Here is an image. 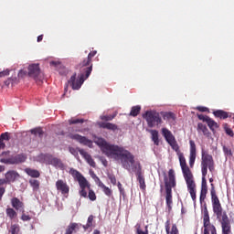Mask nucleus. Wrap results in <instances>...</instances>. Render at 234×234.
<instances>
[{"instance_id":"43","label":"nucleus","mask_w":234,"mask_h":234,"mask_svg":"<svg viewBox=\"0 0 234 234\" xmlns=\"http://www.w3.org/2000/svg\"><path fill=\"white\" fill-rule=\"evenodd\" d=\"M10 232H11V234L19 233V225H17V224L12 225Z\"/></svg>"},{"instance_id":"26","label":"nucleus","mask_w":234,"mask_h":234,"mask_svg":"<svg viewBox=\"0 0 234 234\" xmlns=\"http://www.w3.org/2000/svg\"><path fill=\"white\" fill-rule=\"evenodd\" d=\"M213 114L216 118H219L220 120H226L229 116L228 112H225L223 110H218L213 112Z\"/></svg>"},{"instance_id":"57","label":"nucleus","mask_w":234,"mask_h":234,"mask_svg":"<svg viewBox=\"0 0 234 234\" xmlns=\"http://www.w3.org/2000/svg\"><path fill=\"white\" fill-rule=\"evenodd\" d=\"M166 118H175V114L173 113V112H168V113H166Z\"/></svg>"},{"instance_id":"37","label":"nucleus","mask_w":234,"mask_h":234,"mask_svg":"<svg viewBox=\"0 0 234 234\" xmlns=\"http://www.w3.org/2000/svg\"><path fill=\"white\" fill-rule=\"evenodd\" d=\"M9 140H10V133L5 132L1 133L0 142H5V141L8 142Z\"/></svg>"},{"instance_id":"41","label":"nucleus","mask_w":234,"mask_h":234,"mask_svg":"<svg viewBox=\"0 0 234 234\" xmlns=\"http://www.w3.org/2000/svg\"><path fill=\"white\" fill-rule=\"evenodd\" d=\"M224 130H225L226 134H228L229 136H231V138H233V136H234L233 130H231V128L228 127V124H225Z\"/></svg>"},{"instance_id":"39","label":"nucleus","mask_w":234,"mask_h":234,"mask_svg":"<svg viewBox=\"0 0 234 234\" xmlns=\"http://www.w3.org/2000/svg\"><path fill=\"white\" fill-rule=\"evenodd\" d=\"M88 197L90 198V200H91V202H94V200H96L97 197L94 190L90 188L89 189Z\"/></svg>"},{"instance_id":"30","label":"nucleus","mask_w":234,"mask_h":234,"mask_svg":"<svg viewBox=\"0 0 234 234\" xmlns=\"http://www.w3.org/2000/svg\"><path fill=\"white\" fill-rule=\"evenodd\" d=\"M207 126L209 127L210 131H215V129H218V123L215 122L213 119L208 117L207 121Z\"/></svg>"},{"instance_id":"10","label":"nucleus","mask_w":234,"mask_h":234,"mask_svg":"<svg viewBox=\"0 0 234 234\" xmlns=\"http://www.w3.org/2000/svg\"><path fill=\"white\" fill-rule=\"evenodd\" d=\"M203 226H204V234H217V228L215 225L211 224L209 219V211H207V207H205L203 211Z\"/></svg>"},{"instance_id":"14","label":"nucleus","mask_w":234,"mask_h":234,"mask_svg":"<svg viewBox=\"0 0 234 234\" xmlns=\"http://www.w3.org/2000/svg\"><path fill=\"white\" fill-rule=\"evenodd\" d=\"M56 188L57 191H59V193H61V195H69V193L70 192V186H69L67 181L63 179H58L56 182Z\"/></svg>"},{"instance_id":"1","label":"nucleus","mask_w":234,"mask_h":234,"mask_svg":"<svg viewBox=\"0 0 234 234\" xmlns=\"http://www.w3.org/2000/svg\"><path fill=\"white\" fill-rule=\"evenodd\" d=\"M97 144L101 147L103 154L121 164L122 167L126 169V171H131L134 167V154L129 152V150L122 146L111 144L105 139H99Z\"/></svg>"},{"instance_id":"62","label":"nucleus","mask_w":234,"mask_h":234,"mask_svg":"<svg viewBox=\"0 0 234 234\" xmlns=\"http://www.w3.org/2000/svg\"><path fill=\"white\" fill-rule=\"evenodd\" d=\"M90 176H91V178H93V180L98 177V176H96V175L94 174V172H91V173H90Z\"/></svg>"},{"instance_id":"31","label":"nucleus","mask_w":234,"mask_h":234,"mask_svg":"<svg viewBox=\"0 0 234 234\" xmlns=\"http://www.w3.org/2000/svg\"><path fill=\"white\" fill-rule=\"evenodd\" d=\"M142 111V107L140 105L132 107V110L130 112V116L136 117L140 114V112Z\"/></svg>"},{"instance_id":"51","label":"nucleus","mask_w":234,"mask_h":234,"mask_svg":"<svg viewBox=\"0 0 234 234\" xmlns=\"http://www.w3.org/2000/svg\"><path fill=\"white\" fill-rule=\"evenodd\" d=\"M6 193V189L5 187H0V202L3 200V196Z\"/></svg>"},{"instance_id":"50","label":"nucleus","mask_w":234,"mask_h":234,"mask_svg":"<svg viewBox=\"0 0 234 234\" xmlns=\"http://www.w3.org/2000/svg\"><path fill=\"white\" fill-rule=\"evenodd\" d=\"M69 153L73 154V156H78V150L74 147H69Z\"/></svg>"},{"instance_id":"16","label":"nucleus","mask_w":234,"mask_h":234,"mask_svg":"<svg viewBox=\"0 0 234 234\" xmlns=\"http://www.w3.org/2000/svg\"><path fill=\"white\" fill-rule=\"evenodd\" d=\"M40 73L41 69H39V64H31L28 66L27 76H29V78H34L36 80Z\"/></svg>"},{"instance_id":"44","label":"nucleus","mask_w":234,"mask_h":234,"mask_svg":"<svg viewBox=\"0 0 234 234\" xmlns=\"http://www.w3.org/2000/svg\"><path fill=\"white\" fill-rule=\"evenodd\" d=\"M197 118L198 120H201L202 122H207V121L209 120V116L204 114H197Z\"/></svg>"},{"instance_id":"27","label":"nucleus","mask_w":234,"mask_h":234,"mask_svg":"<svg viewBox=\"0 0 234 234\" xmlns=\"http://www.w3.org/2000/svg\"><path fill=\"white\" fill-rule=\"evenodd\" d=\"M76 229H80L78 223H70L67 227L65 234L76 233Z\"/></svg>"},{"instance_id":"25","label":"nucleus","mask_w":234,"mask_h":234,"mask_svg":"<svg viewBox=\"0 0 234 234\" xmlns=\"http://www.w3.org/2000/svg\"><path fill=\"white\" fill-rule=\"evenodd\" d=\"M150 133H151V138H152V142H154V144L156 146L160 145V138L158 135V131L150 130Z\"/></svg>"},{"instance_id":"11","label":"nucleus","mask_w":234,"mask_h":234,"mask_svg":"<svg viewBox=\"0 0 234 234\" xmlns=\"http://www.w3.org/2000/svg\"><path fill=\"white\" fill-rule=\"evenodd\" d=\"M80 72L81 73L79 79H76V73H74L68 81L69 85L71 86L73 90H80V89H81V85H83V82L87 80L85 70H82L81 68Z\"/></svg>"},{"instance_id":"17","label":"nucleus","mask_w":234,"mask_h":234,"mask_svg":"<svg viewBox=\"0 0 234 234\" xmlns=\"http://www.w3.org/2000/svg\"><path fill=\"white\" fill-rule=\"evenodd\" d=\"M80 154L86 160V162L90 165V167H96V162L92 159V156L87 153V151L80 149L79 150Z\"/></svg>"},{"instance_id":"9","label":"nucleus","mask_w":234,"mask_h":234,"mask_svg":"<svg viewBox=\"0 0 234 234\" xmlns=\"http://www.w3.org/2000/svg\"><path fill=\"white\" fill-rule=\"evenodd\" d=\"M98 54L97 50H92L88 54V57L80 63L81 70H84L85 77L89 78L92 72V58Z\"/></svg>"},{"instance_id":"35","label":"nucleus","mask_w":234,"mask_h":234,"mask_svg":"<svg viewBox=\"0 0 234 234\" xmlns=\"http://www.w3.org/2000/svg\"><path fill=\"white\" fill-rule=\"evenodd\" d=\"M103 193L106 195V197H111V195H112V190H111V188H109L107 186H105V184H101V186Z\"/></svg>"},{"instance_id":"33","label":"nucleus","mask_w":234,"mask_h":234,"mask_svg":"<svg viewBox=\"0 0 234 234\" xmlns=\"http://www.w3.org/2000/svg\"><path fill=\"white\" fill-rule=\"evenodd\" d=\"M69 125H76L78 123H85V119H78L76 117H73L68 121Z\"/></svg>"},{"instance_id":"15","label":"nucleus","mask_w":234,"mask_h":234,"mask_svg":"<svg viewBox=\"0 0 234 234\" xmlns=\"http://www.w3.org/2000/svg\"><path fill=\"white\" fill-rule=\"evenodd\" d=\"M190 154H189V165L193 167L195 165V160H197V144L195 141H189Z\"/></svg>"},{"instance_id":"63","label":"nucleus","mask_w":234,"mask_h":234,"mask_svg":"<svg viewBox=\"0 0 234 234\" xmlns=\"http://www.w3.org/2000/svg\"><path fill=\"white\" fill-rule=\"evenodd\" d=\"M10 154V152H3L1 154V156H6V154Z\"/></svg>"},{"instance_id":"42","label":"nucleus","mask_w":234,"mask_h":234,"mask_svg":"<svg viewBox=\"0 0 234 234\" xmlns=\"http://www.w3.org/2000/svg\"><path fill=\"white\" fill-rule=\"evenodd\" d=\"M223 153L225 156H233V153L231 152V149H229L228 146H223Z\"/></svg>"},{"instance_id":"2","label":"nucleus","mask_w":234,"mask_h":234,"mask_svg":"<svg viewBox=\"0 0 234 234\" xmlns=\"http://www.w3.org/2000/svg\"><path fill=\"white\" fill-rule=\"evenodd\" d=\"M210 195L213 213L221 225L222 234H231V220H229L228 213L222 208V204H220V199H218V196H217V191L213 184H211Z\"/></svg>"},{"instance_id":"49","label":"nucleus","mask_w":234,"mask_h":234,"mask_svg":"<svg viewBox=\"0 0 234 234\" xmlns=\"http://www.w3.org/2000/svg\"><path fill=\"white\" fill-rule=\"evenodd\" d=\"M136 234H149V230L146 229L145 231L142 230V229L137 228Z\"/></svg>"},{"instance_id":"60","label":"nucleus","mask_w":234,"mask_h":234,"mask_svg":"<svg viewBox=\"0 0 234 234\" xmlns=\"http://www.w3.org/2000/svg\"><path fill=\"white\" fill-rule=\"evenodd\" d=\"M37 43H41V41H43V35H40L37 37Z\"/></svg>"},{"instance_id":"40","label":"nucleus","mask_w":234,"mask_h":234,"mask_svg":"<svg viewBox=\"0 0 234 234\" xmlns=\"http://www.w3.org/2000/svg\"><path fill=\"white\" fill-rule=\"evenodd\" d=\"M116 118V115H102L101 116V120L104 122H112Z\"/></svg>"},{"instance_id":"13","label":"nucleus","mask_w":234,"mask_h":234,"mask_svg":"<svg viewBox=\"0 0 234 234\" xmlns=\"http://www.w3.org/2000/svg\"><path fill=\"white\" fill-rule=\"evenodd\" d=\"M69 138H70V140H75L76 142H79V144H82V145L92 147V141L85 136L80 135L78 133H69Z\"/></svg>"},{"instance_id":"3","label":"nucleus","mask_w":234,"mask_h":234,"mask_svg":"<svg viewBox=\"0 0 234 234\" xmlns=\"http://www.w3.org/2000/svg\"><path fill=\"white\" fill-rule=\"evenodd\" d=\"M178 159L180 167L183 173V176L185 178V182L186 184L187 191L190 194V197L193 202L197 200V184L195 183V177L193 176V172L187 166V162L186 161V157L183 153H178Z\"/></svg>"},{"instance_id":"54","label":"nucleus","mask_w":234,"mask_h":234,"mask_svg":"<svg viewBox=\"0 0 234 234\" xmlns=\"http://www.w3.org/2000/svg\"><path fill=\"white\" fill-rule=\"evenodd\" d=\"M197 109V111H199L200 112H207V108L203 107V106H198Z\"/></svg>"},{"instance_id":"6","label":"nucleus","mask_w":234,"mask_h":234,"mask_svg":"<svg viewBox=\"0 0 234 234\" xmlns=\"http://www.w3.org/2000/svg\"><path fill=\"white\" fill-rule=\"evenodd\" d=\"M69 175L74 178V180H77L79 183V186L80 187V190L79 191L80 195L83 197V198H87V190L85 189H90V184H89V181H87V178L80 173V171L70 168L69 169Z\"/></svg>"},{"instance_id":"29","label":"nucleus","mask_w":234,"mask_h":234,"mask_svg":"<svg viewBox=\"0 0 234 234\" xmlns=\"http://www.w3.org/2000/svg\"><path fill=\"white\" fill-rule=\"evenodd\" d=\"M29 185L32 187L33 191H38L41 183L37 179H29Z\"/></svg>"},{"instance_id":"7","label":"nucleus","mask_w":234,"mask_h":234,"mask_svg":"<svg viewBox=\"0 0 234 234\" xmlns=\"http://www.w3.org/2000/svg\"><path fill=\"white\" fill-rule=\"evenodd\" d=\"M161 133L165 142L170 145V147H172V149L176 151V153H179L180 146L178 145L176 138L175 137L173 133L167 128H162Z\"/></svg>"},{"instance_id":"32","label":"nucleus","mask_w":234,"mask_h":234,"mask_svg":"<svg viewBox=\"0 0 234 234\" xmlns=\"http://www.w3.org/2000/svg\"><path fill=\"white\" fill-rule=\"evenodd\" d=\"M6 216L9 217L10 220H14L16 217H17V212L14 208H6L5 210Z\"/></svg>"},{"instance_id":"56","label":"nucleus","mask_w":234,"mask_h":234,"mask_svg":"<svg viewBox=\"0 0 234 234\" xmlns=\"http://www.w3.org/2000/svg\"><path fill=\"white\" fill-rule=\"evenodd\" d=\"M5 184H8V179H0V186H5Z\"/></svg>"},{"instance_id":"21","label":"nucleus","mask_w":234,"mask_h":234,"mask_svg":"<svg viewBox=\"0 0 234 234\" xmlns=\"http://www.w3.org/2000/svg\"><path fill=\"white\" fill-rule=\"evenodd\" d=\"M99 127L101 129H107L108 131H118V125L112 122H99Z\"/></svg>"},{"instance_id":"18","label":"nucleus","mask_w":234,"mask_h":234,"mask_svg":"<svg viewBox=\"0 0 234 234\" xmlns=\"http://www.w3.org/2000/svg\"><path fill=\"white\" fill-rule=\"evenodd\" d=\"M170 226H171V221L166 220L165 223L166 234H180V231L178 230V227H176V224H173L172 229Z\"/></svg>"},{"instance_id":"19","label":"nucleus","mask_w":234,"mask_h":234,"mask_svg":"<svg viewBox=\"0 0 234 234\" xmlns=\"http://www.w3.org/2000/svg\"><path fill=\"white\" fill-rule=\"evenodd\" d=\"M11 205H12V207H14V209H16V211H19V209H22L23 213L25 212V204L21 200H19V198L13 197L11 199Z\"/></svg>"},{"instance_id":"8","label":"nucleus","mask_w":234,"mask_h":234,"mask_svg":"<svg viewBox=\"0 0 234 234\" xmlns=\"http://www.w3.org/2000/svg\"><path fill=\"white\" fill-rule=\"evenodd\" d=\"M143 118L146 120L148 127H154V125H160L162 123V117L156 111H147L143 115Z\"/></svg>"},{"instance_id":"28","label":"nucleus","mask_w":234,"mask_h":234,"mask_svg":"<svg viewBox=\"0 0 234 234\" xmlns=\"http://www.w3.org/2000/svg\"><path fill=\"white\" fill-rule=\"evenodd\" d=\"M197 132L203 133L205 136H207L209 134V130H207V126H206V124H203L202 122H199L197 124Z\"/></svg>"},{"instance_id":"52","label":"nucleus","mask_w":234,"mask_h":234,"mask_svg":"<svg viewBox=\"0 0 234 234\" xmlns=\"http://www.w3.org/2000/svg\"><path fill=\"white\" fill-rule=\"evenodd\" d=\"M27 74H28V73L27 72V70L21 69V70L18 72V78H23L24 76H27Z\"/></svg>"},{"instance_id":"48","label":"nucleus","mask_w":234,"mask_h":234,"mask_svg":"<svg viewBox=\"0 0 234 234\" xmlns=\"http://www.w3.org/2000/svg\"><path fill=\"white\" fill-rule=\"evenodd\" d=\"M0 162H1V164H12L13 160H12V157L8 158V159L2 158V159H0Z\"/></svg>"},{"instance_id":"55","label":"nucleus","mask_w":234,"mask_h":234,"mask_svg":"<svg viewBox=\"0 0 234 234\" xmlns=\"http://www.w3.org/2000/svg\"><path fill=\"white\" fill-rule=\"evenodd\" d=\"M207 195V193H203L200 192V202H202V200H206V196Z\"/></svg>"},{"instance_id":"20","label":"nucleus","mask_w":234,"mask_h":234,"mask_svg":"<svg viewBox=\"0 0 234 234\" xmlns=\"http://www.w3.org/2000/svg\"><path fill=\"white\" fill-rule=\"evenodd\" d=\"M135 175L137 181L139 182L140 189H142V191H145L147 186L145 185V177H144V175H142V169L140 168Z\"/></svg>"},{"instance_id":"4","label":"nucleus","mask_w":234,"mask_h":234,"mask_svg":"<svg viewBox=\"0 0 234 234\" xmlns=\"http://www.w3.org/2000/svg\"><path fill=\"white\" fill-rule=\"evenodd\" d=\"M165 204L168 207V211L173 209V187H176V177L175 176V170L170 169L168 171V176H165Z\"/></svg>"},{"instance_id":"12","label":"nucleus","mask_w":234,"mask_h":234,"mask_svg":"<svg viewBox=\"0 0 234 234\" xmlns=\"http://www.w3.org/2000/svg\"><path fill=\"white\" fill-rule=\"evenodd\" d=\"M43 160L48 165H53V167H56L57 169H63L65 167V165H63V162L61 159L58 157H53L52 154H44L40 155Z\"/></svg>"},{"instance_id":"36","label":"nucleus","mask_w":234,"mask_h":234,"mask_svg":"<svg viewBox=\"0 0 234 234\" xmlns=\"http://www.w3.org/2000/svg\"><path fill=\"white\" fill-rule=\"evenodd\" d=\"M31 134H35V136H43V130L41 128H35L31 130Z\"/></svg>"},{"instance_id":"61","label":"nucleus","mask_w":234,"mask_h":234,"mask_svg":"<svg viewBox=\"0 0 234 234\" xmlns=\"http://www.w3.org/2000/svg\"><path fill=\"white\" fill-rule=\"evenodd\" d=\"M10 83H12V79H8L5 81V85H10Z\"/></svg>"},{"instance_id":"38","label":"nucleus","mask_w":234,"mask_h":234,"mask_svg":"<svg viewBox=\"0 0 234 234\" xmlns=\"http://www.w3.org/2000/svg\"><path fill=\"white\" fill-rule=\"evenodd\" d=\"M94 221V216L90 215L88 218V221L86 226H84V229H89V228H92V222Z\"/></svg>"},{"instance_id":"5","label":"nucleus","mask_w":234,"mask_h":234,"mask_svg":"<svg viewBox=\"0 0 234 234\" xmlns=\"http://www.w3.org/2000/svg\"><path fill=\"white\" fill-rule=\"evenodd\" d=\"M207 169L210 173L215 172V160L213 155L209 154L207 151L202 149L201 151V173L202 176H207Z\"/></svg>"},{"instance_id":"58","label":"nucleus","mask_w":234,"mask_h":234,"mask_svg":"<svg viewBox=\"0 0 234 234\" xmlns=\"http://www.w3.org/2000/svg\"><path fill=\"white\" fill-rule=\"evenodd\" d=\"M117 186H118V189H119V191L121 192V193H123V189L122 188V183H118V185H117Z\"/></svg>"},{"instance_id":"59","label":"nucleus","mask_w":234,"mask_h":234,"mask_svg":"<svg viewBox=\"0 0 234 234\" xmlns=\"http://www.w3.org/2000/svg\"><path fill=\"white\" fill-rule=\"evenodd\" d=\"M5 147H6V144L3 141H1L0 142V149H5Z\"/></svg>"},{"instance_id":"47","label":"nucleus","mask_w":234,"mask_h":234,"mask_svg":"<svg viewBox=\"0 0 234 234\" xmlns=\"http://www.w3.org/2000/svg\"><path fill=\"white\" fill-rule=\"evenodd\" d=\"M6 76H10V70L9 69L0 71V78H5Z\"/></svg>"},{"instance_id":"34","label":"nucleus","mask_w":234,"mask_h":234,"mask_svg":"<svg viewBox=\"0 0 234 234\" xmlns=\"http://www.w3.org/2000/svg\"><path fill=\"white\" fill-rule=\"evenodd\" d=\"M201 193H207V181L206 176H202Z\"/></svg>"},{"instance_id":"22","label":"nucleus","mask_w":234,"mask_h":234,"mask_svg":"<svg viewBox=\"0 0 234 234\" xmlns=\"http://www.w3.org/2000/svg\"><path fill=\"white\" fill-rule=\"evenodd\" d=\"M12 165L14 164H23L24 162H27V154H18L12 157Z\"/></svg>"},{"instance_id":"46","label":"nucleus","mask_w":234,"mask_h":234,"mask_svg":"<svg viewBox=\"0 0 234 234\" xmlns=\"http://www.w3.org/2000/svg\"><path fill=\"white\" fill-rule=\"evenodd\" d=\"M108 178L111 184H112L113 186H116V176H114V175L108 176Z\"/></svg>"},{"instance_id":"24","label":"nucleus","mask_w":234,"mask_h":234,"mask_svg":"<svg viewBox=\"0 0 234 234\" xmlns=\"http://www.w3.org/2000/svg\"><path fill=\"white\" fill-rule=\"evenodd\" d=\"M17 176H19V174L14 170L8 171L5 174V178L8 181V184L16 182V178H17Z\"/></svg>"},{"instance_id":"53","label":"nucleus","mask_w":234,"mask_h":234,"mask_svg":"<svg viewBox=\"0 0 234 234\" xmlns=\"http://www.w3.org/2000/svg\"><path fill=\"white\" fill-rule=\"evenodd\" d=\"M94 181H95V183L97 184V186H99V187H101V184H103V182H101V180L100 179V177H95L94 178Z\"/></svg>"},{"instance_id":"45","label":"nucleus","mask_w":234,"mask_h":234,"mask_svg":"<svg viewBox=\"0 0 234 234\" xmlns=\"http://www.w3.org/2000/svg\"><path fill=\"white\" fill-rule=\"evenodd\" d=\"M21 220H23L24 222H28V220H32V218H30V216L23 213L21 216Z\"/></svg>"},{"instance_id":"64","label":"nucleus","mask_w":234,"mask_h":234,"mask_svg":"<svg viewBox=\"0 0 234 234\" xmlns=\"http://www.w3.org/2000/svg\"><path fill=\"white\" fill-rule=\"evenodd\" d=\"M93 234H101V232H100V230L95 229V230L93 231Z\"/></svg>"},{"instance_id":"23","label":"nucleus","mask_w":234,"mask_h":234,"mask_svg":"<svg viewBox=\"0 0 234 234\" xmlns=\"http://www.w3.org/2000/svg\"><path fill=\"white\" fill-rule=\"evenodd\" d=\"M24 171L28 176H31V178H39V176H41L39 170L26 168Z\"/></svg>"}]
</instances>
